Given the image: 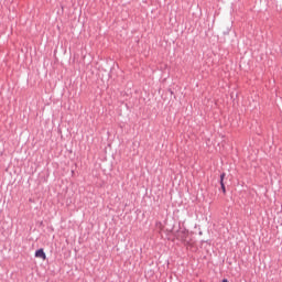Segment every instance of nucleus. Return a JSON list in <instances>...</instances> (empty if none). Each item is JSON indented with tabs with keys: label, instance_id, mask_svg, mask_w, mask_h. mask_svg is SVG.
<instances>
[{
	"label": "nucleus",
	"instance_id": "obj_1",
	"mask_svg": "<svg viewBox=\"0 0 282 282\" xmlns=\"http://www.w3.org/2000/svg\"><path fill=\"white\" fill-rule=\"evenodd\" d=\"M176 239L183 242L185 246H191V241H188V231L186 230L177 231Z\"/></svg>",
	"mask_w": 282,
	"mask_h": 282
},
{
	"label": "nucleus",
	"instance_id": "obj_2",
	"mask_svg": "<svg viewBox=\"0 0 282 282\" xmlns=\"http://www.w3.org/2000/svg\"><path fill=\"white\" fill-rule=\"evenodd\" d=\"M35 257L37 259H43V261H45L47 259V254H45V251L43 249H37L35 251Z\"/></svg>",
	"mask_w": 282,
	"mask_h": 282
},
{
	"label": "nucleus",
	"instance_id": "obj_3",
	"mask_svg": "<svg viewBox=\"0 0 282 282\" xmlns=\"http://www.w3.org/2000/svg\"><path fill=\"white\" fill-rule=\"evenodd\" d=\"M226 178V173H221L220 174V188L224 193V195H226V184L224 183V180Z\"/></svg>",
	"mask_w": 282,
	"mask_h": 282
},
{
	"label": "nucleus",
	"instance_id": "obj_4",
	"mask_svg": "<svg viewBox=\"0 0 282 282\" xmlns=\"http://www.w3.org/2000/svg\"><path fill=\"white\" fill-rule=\"evenodd\" d=\"M221 282H229L228 279H224Z\"/></svg>",
	"mask_w": 282,
	"mask_h": 282
}]
</instances>
